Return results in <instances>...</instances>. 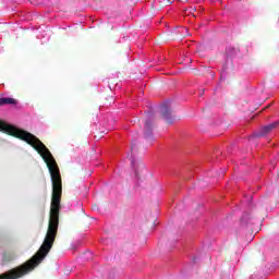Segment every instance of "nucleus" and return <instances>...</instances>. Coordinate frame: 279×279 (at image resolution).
<instances>
[{
    "mask_svg": "<svg viewBox=\"0 0 279 279\" xmlns=\"http://www.w3.org/2000/svg\"><path fill=\"white\" fill-rule=\"evenodd\" d=\"M151 133H153L151 121L146 120L144 122V136H145V138H151Z\"/></svg>",
    "mask_w": 279,
    "mask_h": 279,
    "instance_id": "nucleus-3",
    "label": "nucleus"
},
{
    "mask_svg": "<svg viewBox=\"0 0 279 279\" xmlns=\"http://www.w3.org/2000/svg\"><path fill=\"white\" fill-rule=\"evenodd\" d=\"M161 117L165 119L166 123L171 125L173 123V116H171V108L167 105H161L160 107Z\"/></svg>",
    "mask_w": 279,
    "mask_h": 279,
    "instance_id": "nucleus-2",
    "label": "nucleus"
},
{
    "mask_svg": "<svg viewBox=\"0 0 279 279\" xmlns=\"http://www.w3.org/2000/svg\"><path fill=\"white\" fill-rule=\"evenodd\" d=\"M279 126V120L268 124V125H265V126H262L256 133H255V136L257 138H260V136H267V134H271V132H274V130H276V128Z\"/></svg>",
    "mask_w": 279,
    "mask_h": 279,
    "instance_id": "nucleus-1",
    "label": "nucleus"
},
{
    "mask_svg": "<svg viewBox=\"0 0 279 279\" xmlns=\"http://www.w3.org/2000/svg\"><path fill=\"white\" fill-rule=\"evenodd\" d=\"M270 105H268L266 108H269Z\"/></svg>",
    "mask_w": 279,
    "mask_h": 279,
    "instance_id": "nucleus-7",
    "label": "nucleus"
},
{
    "mask_svg": "<svg viewBox=\"0 0 279 279\" xmlns=\"http://www.w3.org/2000/svg\"><path fill=\"white\" fill-rule=\"evenodd\" d=\"M135 147H136V143L132 142V144H131V151H134Z\"/></svg>",
    "mask_w": 279,
    "mask_h": 279,
    "instance_id": "nucleus-5",
    "label": "nucleus"
},
{
    "mask_svg": "<svg viewBox=\"0 0 279 279\" xmlns=\"http://www.w3.org/2000/svg\"><path fill=\"white\" fill-rule=\"evenodd\" d=\"M167 3H171L169 0H167Z\"/></svg>",
    "mask_w": 279,
    "mask_h": 279,
    "instance_id": "nucleus-6",
    "label": "nucleus"
},
{
    "mask_svg": "<svg viewBox=\"0 0 279 279\" xmlns=\"http://www.w3.org/2000/svg\"><path fill=\"white\" fill-rule=\"evenodd\" d=\"M17 101L16 99L14 98H5V97H2L0 98V106H16Z\"/></svg>",
    "mask_w": 279,
    "mask_h": 279,
    "instance_id": "nucleus-4",
    "label": "nucleus"
}]
</instances>
